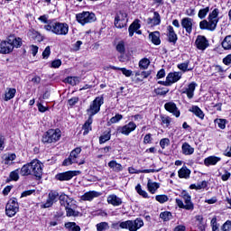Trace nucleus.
I'll use <instances>...</instances> for the list:
<instances>
[{"instance_id": "58", "label": "nucleus", "mask_w": 231, "mask_h": 231, "mask_svg": "<svg viewBox=\"0 0 231 231\" xmlns=\"http://www.w3.org/2000/svg\"><path fill=\"white\" fill-rule=\"evenodd\" d=\"M222 231H230L231 230V221H226L223 226H221Z\"/></svg>"}, {"instance_id": "26", "label": "nucleus", "mask_w": 231, "mask_h": 231, "mask_svg": "<svg viewBox=\"0 0 231 231\" xmlns=\"http://www.w3.org/2000/svg\"><path fill=\"white\" fill-rule=\"evenodd\" d=\"M218 162H221V158L209 156L204 160V165H206V167H210V165H216Z\"/></svg>"}, {"instance_id": "15", "label": "nucleus", "mask_w": 231, "mask_h": 231, "mask_svg": "<svg viewBox=\"0 0 231 231\" xmlns=\"http://www.w3.org/2000/svg\"><path fill=\"white\" fill-rule=\"evenodd\" d=\"M136 129V124L134 122H129L127 125L119 127L117 129L118 133H121V134H125V136H129L133 131Z\"/></svg>"}, {"instance_id": "11", "label": "nucleus", "mask_w": 231, "mask_h": 231, "mask_svg": "<svg viewBox=\"0 0 231 231\" xmlns=\"http://www.w3.org/2000/svg\"><path fill=\"white\" fill-rule=\"evenodd\" d=\"M114 24L116 28H118L119 30L125 28V26H127V14L124 11L116 13Z\"/></svg>"}, {"instance_id": "53", "label": "nucleus", "mask_w": 231, "mask_h": 231, "mask_svg": "<svg viewBox=\"0 0 231 231\" xmlns=\"http://www.w3.org/2000/svg\"><path fill=\"white\" fill-rule=\"evenodd\" d=\"M215 124H217L219 129H225L226 127V120L225 119H216Z\"/></svg>"}, {"instance_id": "60", "label": "nucleus", "mask_w": 231, "mask_h": 231, "mask_svg": "<svg viewBox=\"0 0 231 231\" xmlns=\"http://www.w3.org/2000/svg\"><path fill=\"white\" fill-rule=\"evenodd\" d=\"M60 66H62V60H54L51 63V68L57 69V68H60Z\"/></svg>"}, {"instance_id": "13", "label": "nucleus", "mask_w": 231, "mask_h": 231, "mask_svg": "<svg viewBox=\"0 0 231 231\" xmlns=\"http://www.w3.org/2000/svg\"><path fill=\"white\" fill-rule=\"evenodd\" d=\"M180 79H181L180 72H171L166 77L165 81H158V84H161L162 86H172V84L178 82Z\"/></svg>"}, {"instance_id": "31", "label": "nucleus", "mask_w": 231, "mask_h": 231, "mask_svg": "<svg viewBox=\"0 0 231 231\" xmlns=\"http://www.w3.org/2000/svg\"><path fill=\"white\" fill-rule=\"evenodd\" d=\"M91 124H93V117L89 116L88 119L85 122V124L83 125V134L84 136H86V134H89V131H91Z\"/></svg>"}, {"instance_id": "20", "label": "nucleus", "mask_w": 231, "mask_h": 231, "mask_svg": "<svg viewBox=\"0 0 231 231\" xmlns=\"http://www.w3.org/2000/svg\"><path fill=\"white\" fill-rule=\"evenodd\" d=\"M107 203L109 205H112L113 207H120L122 205L123 201L122 199L118 196L113 194L107 197Z\"/></svg>"}, {"instance_id": "64", "label": "nucleus", "mask_w": 231, "mask_h": 231, "mask_svg": "<svg viewBox=\"0 0 231 231\" xmlns=\"http://www.w3.org/2000/svg\"><path fill=\"white\" fill-rule=\"evenodd\" d=\"M223 62L226 64V66H229V64H231V54H228L226 58H224Z\"/></svg>"}, {"instance_id": "35", "label": "nucleus", "mask_w": 231, "mask_h": 231, "mask_svg": "<svg viewBox=\"0 0 231 231\" xmlns=\"http://www.w3.org/2000/svg\"><path fill=\"white\" fill-rule=\"evenodd\" d=\"M9 37L13 38L12 45H13V50L14 48H21L23 46V39L21 38H16L14 35H10Z\"/></svg>"}, {"instance_id": "56", "label": "nucleus", "mask_w": 231, "mask_h": 231, "mask_svg": "<svg viewBox=\"0 0 231 231\" xmlns=\"http://www.w3.org/2000/svg\"><path fill=\"white\" fill-rule=\"evenodd\" d=\"M162 124L165 125V127H169L171 125V117L169 116H161Z\"/></svg>"}, {"instance_id": "36", "label": "nucleus", "mask_w": 231, "mask_h": 231, "mask_svg": "<svg viewBox=\"0 0 231 231\" xmlns=\"http://www.w3.org/2000/svg\"><path fill=\"white\" fill-rule=\"evenodd\" d=\"M71 202V199L68 197L67 195H60V203L63 207H69V203Z\"/></svg>"}, {"instance_id": "12", "label": "nucleus", "mask_w": 231, "mask_h": 231, "mask_svg": "<svg viewBox=\"0 0 231 231\" xmlns=\"http://www.w3.org/2000/svg\"><path fill=\"white\" fill-rule=\"evenodd\" d=\"M12 42H14V38L9 36L6 41L1 42L0 53H2L3 55L12 53L14 51V45L12 44Z\"/></svg>"}, {"instance_id": "24", "label": "nucleus", "mask_w": 231, "mask_h": 231, "mask_svg": "<svg viewBox=\"0 0 231 231\" xmlns=\"http://www.w3.org/2000/svg\"><path fill=\"white\" fill-rule=\"evenodd\" d=\"M149 39L152 41V44H155V46H160V44H162V40H160V32L158 31L151 32L149 34Z\"/></svg>"}, {"instance_id": "7", "label": "nucleus", "mask_w": 231, "mask_h": 231, "mask_svg": "<svg viewBox=\"0 0 231 231\" xmlns=\"http://www.w3.org/2000/svg\"><path fill=\"white\" fill-rule=\"evenodd\" d=\"M82 152V148L77 147L75 148L69 154V158L65 159L63 161V165L65 167H68V165H73V163H79V165H84L85 162L82 161L81 162H79L77 159L79 158V154Z\"/></svg>"}, {"instance_id": "5", "label": "nucleus", "mask_w": 231, "mask_h": 231, "mask_svg": "<svg viewBox=\"0 0 231 231\" xmlns=\"http://www.w3.org/2000/svg\"><path fill=\"white\" fill-rule=\"evenodd\" d=\"M60 131L59 129H50L42 136V143H55L60 140Z\"/></svg>"}, {"instance_id": "6", "label": "nucleus", "mask_w": 231, "mask_h": 231, "mask_svg": "<svg viewBox=\"0 0 231 231\" xmlns=\"http://www.w3.org/2000/svg\"><path fill=\"white\" fill-rule=\"evenodd\" d=\"M76 19L79 24H88L89 23H95L97 21V15H95V13H89V12H83L79 13L76 15Z\"/></svg>"}, {"instance_id": "50", "label": "nucleus", "mask_w": 231, "mask_h": 231, "mask_svg": "<svg viewBox=\"0 0 231 231\" xmlns=\"http://www.w3.org/2000/svg\"><path fill=\"white\" fill-rule=\"evenodd\" d=\"M155 199L159 203H167V201H169V197H167V195H157Z\"/></svg>"}, {"instance_id": "49", "label": "nucleus", "mask_w": 231, "mask_h": 231, "mask_svg": "<svg viewBox=\"0 0 231 231\" xmlns=\"http://www.w3.org/2000/svg\"><path fill=\"white\" fill-rule=\"evenodd\" d=\"M39 21H41V23H43L45 24V26H50L51 23H53L54 20H48V15L43 14L42 16H40Z\"/></svg>"}, {"instance_id": "37", "label": "nucleus", "mask_w": 231, "mask_h": 231, "mask_svg": "<svg viewBox=\"0 0 231 231\" xmlns=\"http://www.w3.org/2000/svg\"><path fill=\"white\" fill-rule=\"evenodd\" d=\"M148 21H150V23H152L153 21L154 26H158L162 23V18L158 12H154L153 18L152 19L149 18Z\"/></svg>"}, {"instance_id": "23", "label": "nucleus", "mask_w": 231, "mask_h": 231, "mask_svg": "<svg viewBox=\"0 0 231 231\" xmlns=\"http://www.w3.org/2000/svg\"><path fill=\"white\" fill-rule=\"evenodd\" d=\"M140 20H134L128 28L129 37H133L137 30H140Z\"/></svg>"}, {"instance_id": "1", "label": "nucleus", "mask_w": 231, "mask_h": 231, "mask_svg": "<svg viewBox=\"0 0 231 231\" xmlns=\"http://www.w3.org/2000/svg\"><path fill=\"white\" fill-rule=\"evenodd\" d=\"M219 9H214L208 17V20H203L199 23L200 30H208L209 32H214L217 28V23H219Z\"/></svg>"}, {"instance_id": "52", "label": "nucleus", "mask_w": 231, "mask_h": 231, "mask_svg": "<svg viewBox=\"0 0 231 231\" xmlns=\"http://www.w3.org/2000/svg\"><path fill=\"white\" fill-rule=\"evenodd\" d=\"M68 84H70V86H77L79 84V78L77 77H69L67 78Z\"/></svg>"}, {"instance_id": "48", "label": "nucleus", "mask_w": 231, "mask_h": 231, "mask_svg": "<svg viewBox=\"0 0 231 231\" xmlns=\"http://www.w3.org/2000/svg\"><path fill=\"white\" fill-rule=\"evenodd\" d=\"M178 68L180 71H192V68L189 69V61L179 64Z\"/></svg>"}, {"instance_id": "28", "label": "nucleus", "mask_w": 231, "mask_h": 231, "mask_svg": "<svg viewBox=\"0 0 231 231\" xmlns=\"http://www.w3.org/2000/svg\"><path fill=\"white\" fill-rule=\"evenodd\" d=\"M189 112L196 115L199 118H200V120H203V118H205V114L203 113V110H201V108H199V106H192L189 108Z\"/></svg>"}, {"instance_id": "21", "label": "nucleus", "mask_w": 231, "mask_h": 231, "mask_svg": "<svg viewBox=\"0 0 231 231\" xmlns=\"http://www.w3.org/2000/svg\"><path fill=\"white\" fill-rule=\"evenodd\" d=\"M99 196L100 193H98V191H88L82 195L80 199L82 201H93L95 198H98Z\"/></svg>"}, {"instance_id": "27", "label": "nucleus", "mask_w": 231, "mask_h": 231, "mask_svg": "<svg viewBox=\"0 0 231 231\" xmlns=\"http://www.w3.org/2000/svg\"><path fill=\"white\" fill-rule=\"evenodd\" d=\"M182 149V154H185V156H190L191 154H194V147L190 146L189 143H184L181 146Z\"/></svg>"}, {"instance_id": "14", "label": "nucleus", "mask_w": 231, "mask_h": 231, "mask_svg": "<svg viewBox=\"0 0 231 231\" xmlns=\"http://www.w3.org/2000/svg\"><path fill=\"white\" fill-rule=\"evenodd\" d=\"M80 174V171H69L61 173H58L55 178L59 181H69V180H72L75 178V176H79Z\"/></svg>"}, {"instance_id": "29", "label": "nucleus", "mask_w": 231, "mask_h": 231, "mask_svg": "<svg viewBox=\"0 0 231 231\" xmlns=\"http://www.w3.org/2000/svg\"><path fill=\"white\" fill-rule=\"evenodd\" d=\"M108 167L114 171V172H120L124 170L122 164L116 162V161H110L108 162Z\"/></svg>"}, {"instance_id": "51", "label": "nucleus", "mask_w": 231, "mask_h": 231, "mask_svg": "<svg viewBox=\"0 0 231 231\" xmlns=\"http://www.w3.org/2000/svg\"><path fill=\"white\" fill-rule=\"evenodd\" d=\"M212 231H219V225H217V217H214L211 219Z\"/></svg>"}, {"instance_id": "16", "label": "nucleus", "mask_w": 231, "mask_h": 231, "mask_svg": "<svg viewBox=\"0 0 231 231\" xmlns=\"http://www.w3.org/2000/svg\"><path fill=\"white\" fill-rule=\"evenodd\" d=\"M195 44L198 50H201L202 51H205V50L208 49L209 46L208 40H207V37L201 35H199L197 37Z\"/></svg>"}, {"instance_id": "22", "label": "nucleus", "mask_w": 231, "mask_h": 231, "mask_svg": "<svg viewBox=\"0 0 231 231\" xmlns=\"http://www.w3.org/2000/svg\"><path fill=\"white\" fill-rule=\"evenodd\" d=\"M198 86V84H196V82H191L189 84L188 88H186L185 91H183V93H186L188 98H194V91H196V87Z\"/></svg>"}, {"instance_id": "39", "label": "nucleus", "mask_w": 231, "mask_h": 231, "mask_svg": "<svg viewBox=\"0 0 231 231\" xmlns=\"http://www.w3.org/2000/svg\"><path fill=\"white\" fill-rule=\"evenodd\" d=\"M109 140H111V131L105 133L99 137V143H106V142H109Z\"/></svg>"}, {"instance_id": "41", "label": "nucleus", "mask_w": 231, "mask_h": 231, "mask_svg": "<svg viewBox=\"0 0 231 231\" xmlns=\"http://www.w3.org/2000/svg\"><path fill=\"white\" fill-rule=\"evenodd\" d=\"M160 217L161 219H162L163 221H171V219H172V213L169 212V211H164L162 212L160 214Z\"/></svg>"}, {"instance_id": "33", "label": "nucleus", "mask_w": 231, "mask_h": 231, "mask_svg": "<svg viewBox=\"0 0 231 231\" xmlns=\"http://www.w3.org/2000/svg\"><path fill=\"white\" fill-rule=\"evenodd\" d=\"M16 93L17 90L15 88H7V90L5 91V101L8 102V100H12V98L15 97Z\"/></svg>"}, {"instance_id": "63", "label": "nucleus", "mask_w": 231, "mask_h": 231, "mask_svg": "<svg viewBox=\"0 0 231 231\" xmlns=\"http://www.w3.org/2000/svg\"><path fill=\"white\" fill-rule=\"evenodd\" d=\"M51 53V49H50V46H47L45 50L42 52L43 59H48Z\"/></svg>"}, {"instance_id": "57", "label": "nucleus", "mask_w": 231, "mask_h": 231, "mask_svg": "<svg viewBox=\"0 0 231 231\" xmlns=\"http://www.w3.org/2000/svg\"><path fill=\"white\" fill-rule=\"evenodd\" d=\"M15 158H17V156L15 155V153H11L9 155H7L5 157V164L8 165L10 164L11 162H14V160H15Z\"/></svg>"}, {"instance_id": "9", "label": "nucleus", "mask_w": 231, "mask_h": 231, "mask_svg": "<svg viewBox=\"0 0 231 231\" xmlns=\"http://www.w3.org/2000/svg\"><path fill=\"white\" fill-rule=\"evenodd\" d=\"M42 169H44V164L39 160L36 159L31 162V174L38 180L42 178Z\"/></svg>"}, {"instance_id": "43", "label": "nucleus", "mask_w": 231, "mask_h": 231, "mask_svg": "<svg viewBox=\"0 0 231 231\" xmlns=\"http://www.w3.org/2000/svg\"><path fill=\"white\" fill-rule=\"evenodd\" d=\"M96 226L97 231L109 230V224L107 222H100Z\"/></svg>"}, {"instance_id": "25", "label": "nucleus", "mask_w": 231, "mask_h": 231, "mask_svg": "<svg viewBox=\"0 0 231 231\" xmlns=\"http://www.w3.org/2000/svg\"><path fill=\"white\" fill-rule=\"evenodd\" d=\"M178 174L179 178L180 179L189 180V178H190V171L189 170V168H187V166L181 167L179 170Z\"/></svg>"}, {"instance_id": "45", "label": "nucleus", "mask_w": 231, "mask_h": 231, "mask_svg": "<svg viewBox=\"0 0 231 231\" xmlns=\"http://www.w3.org/2000/svg\"><path fill=\"white\" fill-rule=\"evenodd\" d=\"M135 190L139 194V196H142L143 198H149V194L147 193V191L142 189V185L137 184L135 187Z\"/></svg>"}, {"instance_id": "10", "label": "nucleus", "mask_w": 231, "mask_h": 231, "mask_svg": "<svg viewBox=\"0 0 231 231\" xmlns=\"http://www.w3.org/2000/svg\"><path fill=\"white\" fill-rule=\"evenodd\" d=\"M17 212H19V203L17 202V199H11L5 206V214L8 217H14Z\"/></svg>"}, {"instance_id": "8", "label": "nucleus", "mask_w": 231, "mask_h": 231, "mask_svg": "<svg viewBox=\"0 0 231 231\" xmlns=\"http://www.w3.org/2000/svg\"><path fill=\"white\" fill-rule=\"evenodd\" d=\"M104 104V96L96 97L92 103L90 104L89 108L87 110L89 116L93 118L98 111H100V107Z\"/></svg>"}, {"instance_id": "44", "label": "nucleus", "mask_w": 231, "mask_h": 231, "mask_svg": "<svg viewBox=\"0 0 231 231\" xmlns=\"http://www.w3.org/2000/svg\"><path fill=\"white\" fill-rule=\"evenodd\" d=\"M210 12V7H205L199 11L198 16L199 19H205L207 17V14Z\"/></svg>"}, {"instance_id": "18", "label": "nucleus", "mask_w": 231, "mask_h": 231, "mask_svg": "<svg viewBox=\"0 0 231 231\" xmlns=\"http://www.w3.org/2000/svg\"><path fill=\"white\" fill-rule=\"evenodd\" d=\"M167 37L169 42H172V44H176L178 42V34H176V32H174V27L172 25H169L167 27Z\"/></svg>"}, {"instance_id": "42", "label": "nucleus", "mask_w": 231, "mask_h": 231, "mask_svg": "<svg viewBox=\"0 0 231 231\" xmlns=\"http://www.w3.org/2000/svg\"><path fill=\"white\" fill-rule=\"evenodd\" d=\"M150 64L151 61L149 60V59L144 58L139 61V68H141L142 69H147Z\"/></svg>"}, {"instance_id": "30", "label": "nucleus", "mask_w": 231, "mask_h": 231, "mask_svg": "<svg viewBox=\"0 0 231 231\" xmlns=\"http://www.w3.org/2000/svg\"><path fill=\"white\" fill-rule=\"evenodd\" d=\"M147 189L151 194H155L156 191L160 189V183L158 182H152L151 180H148Z\"/></svg>"}, {"instance_id": "34", "label": "nucleus", "mask_w": 231, "mask_h": 231, "mask_svg": "<svg viewBox=\"0 0 231 231\" xmlns=\"http://www.w3.org/2000/svg\"><path fill=\"white\" fill-rule=\"evenodd\" d=\"M65 228L69 231H80V226L77 225L75 222L65 223Z\"/></svg>"}, {"instance_id": "55", "label": "nucleus", "mask_w": 231, "mask_h": 231, "mask_svg": "<svg viewBox=\"0 0 231 231\" xmlns=\"http://www.w3.org/2000/svg\"><path fill=\"white\" fill-rule=\"evenodd\" d=\"M122 118H124V116L117 114L110 119V123L116 124V123L120 122V120H122Z\"/></svg>"}, {"instance_id": "54", "label": "nucleus", "mask_w": 231, "mask_h": 231, "mask_svg": "<svg viewBox=\"0 0 231 231\" xmlns=\"http://www.w3.org/2000/svg\"><path fill=\"white\" fill-rule=\"evenodd\" d=\"M48 198L50 199L51 201L55 203V201H57V198H59V192H57V191H51L49 193V197Z\"/></svg>"}, {"instance_id": "38", "label": "nucleus", "mask_w": 231, "mask_h": 231, "mask_svg": "<svg viewBox=\"0 0 231 231\" xmlns=\"http://www.w3.org/2000/svg\"><path fill=\"white\" fill-rule=\"evenodd\" d=\"M222 48L224 50H231V35H227L222 42Z\"/></svg>"}, {"instance_id": "62", "label": "nucleus", "mask_w": 231, "mask_h": 231, "mask_svg": "<svg viewBox=\"0 0 231 231\" xmlns=\"http://www.w3.org/2000/svg\"><path fill=\"white\" fill-rule=\"evenodd\" d=\"M120 71H122L123 75H125V77H131V75H133V70L131 69H127L125 68H121L119 69Z\"/></svg>"}, {"instance_id": "4", "label": "nucleus", "mask_w": 231, "mask_h": 231, "mask_svg": "<svg viewBox=\"0 0 231 231\" xmlns=\"http://www.w3.org/2000/svg\"><path fill=\"white\" fill-rule=\"evenodd\" d=\"M180 196L183 199V200L180 199H175V203L179 208H184V210L190 211L194 210V203L192 202V197H190V194H189L187 190H182Z\"/></svg>"}, {"instance_id": "47", "label": "nucleus", "mask_w": 231, "mask_h": 231, "mask_svg": "<svg viewBox=\"0 0 231 231\" xmlns=\"http://www.w3.org/2000/svg\"><path fill=\"white\" fill-rule=\"evenodd\" d=\"M154 93L160 95L161 97H165L169 93V88H158L154 89Z\"/></svg>"}, {"instance_id": "61", "label": "nucleus", "mask_w": 231, "mask_h": 231, "mask_svg": "<svg viewBox=\"0 0 231 231\" xmlns=\"http://www.w3.org/2000/svg\"><path fill=\"white\" fill-rule=\"evenodd\" d=\"M10 178L14 180V181H17L19 180V170H15L10 173Z\"/></svg>"}, {"instance_id": "17", "label": "nucleus", "mask_w": 231, "mask_h": 231, "mask_svg": "<svg viewBox=\"0 0 231 231\" xmlns=\"http://www.w3.org/2000/svg\"><path fill=\"white\" fill-rule=\"evenodd\" d=\"M164 109L168 111L169 113H172L176 118H180V111L178 109V106H176V103L174 102H168L164 105Z\"/></svg>"}, {"instance_id": "3", "label": "nucleus", "mask_w": 231, "mask_h": 231, "mask_svg": "<svg viewBox=\"0 0 231 231\" xmlns=\"http://www.w3.org/2000/svg\"><path fill=\"white\" fill-rule=\"evenodd\" d=\"M44 30L46 32H51L55 35H68L69 26L66 23H60L54 20L50 25H44Z\"/></svg>"}, {"instance_id": "32", "label": "nucleus", "mask_w": 231, "mask_h": 231, "mask_svg": "<svg viewBox=\"0 0 231 231\" xmlns=\"http://www.w3.org/2000/svg\"><path fill=\"white\" fill-rule=\"evenodd\" d=\"M22 176H30L32 175V162L24 164L20 171Z\"/></svg>"}, {"instance_id": "46", "label": "nucleus", "mask_w": 231, "mask_h": 231, "mask_svg": "<svg viewBox=\"0 0 231 231\" xmlns=\"http://www.w3.org/2000/svg\"><path fill=\"white\" fill-rule=\"evenodd\" d=\"M65 208H66L68 217H77L79 216V211L73 210V208H69V206L65 207Z\"/></svg>"}, {"instance_id": "2", "label": "nucleus", "mask_w": 231, "mask_h": 231, "mask_svg": "<svg viewBox=\"0 0 231 231\" xmlns=\"http://www.w3.org/2000/svg\"><path fill=\"white\" fill-rule=\"evenodd\" d=\"M143 226V219L137 217L134 220H126L113 224V228H123L129 231H138Z\"/></svg>"}, {"instance_id": "19", "label": "nucleus", "mask_w": 231, "mask_h": 231, "mask_svg": "<svg viewBox=\"0 0 231 231\" xmlns=\"http://www.w3.org/2000/svg\"><path fill=\"white\" fill-rule=\"evenodd\" d=\"M192 18L185 17L181 20L180 24L184 30L190 35L192 33Z\"/></svg>"}, {"instance_id": "59", "label": "nucleus", "mask_w": 231, "mask_h": 231, "mask_svg": "<svg viewBox=\"0 0 231 231\" xmlns=\"http://www.w3.org/2000/svg\"><path fill=\"white\" fill-rule=\"evenodd\" d=\"M170 143H171V140H169V138H164L160 141V145L162 149H165V147H168Z\"/></svg>"}, {"instance_id": "40", "label": "nucleus", "mask_w": 231, "mask_h": 231, "mask_svg": "<svg viewBox=\"0 0 231 231\" xmlns=\"http://www.w3.org/2000/svg\"><path fill=\"white\" fill-rule=\"evenodd\" d=\"M116 50L118 51V53L124 55V53H125V42H124V41L119 42L116 47Z\"/></svg>"}]
</instances>
